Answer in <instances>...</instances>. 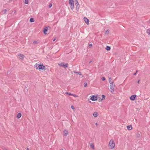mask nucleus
<instances>
[{"mask_svg":"<svg viewBox=\"0 0 150 150\" xmlns=\"http://www.w3.org/2000/svg\"><path fill=\"white\" fill-rule=\"evenodd\" d=\"M64 134L65 136H66L68 134V131L66 130H64L63 131Z\"/></svg>","mask_w":150,"mask_h":150,"instance_id":"9b49d317","label":"nucleus"},{"mask_svg":"<svg viewBox=\"0 0 150 150\" xmlns=\"http://www.w3.org/2000/svg\"><path fill=\"white\" fill-rule=\"evenodd\" d=\"M69 2L71 8L72 10L74 7V0H69Z\"/></svg>","mask_w":150,"mask_h":150,"instance_id":"7ed1b4c3","label":"nucleus"},{"mask_svg":"<svg viewBox=\"0 0 150 150\" xmlns=\"http://www.w3.org/2000/svg\"><path fill=\"white\" fill-rule=\"evenodd\" d=\"M74 73H75L79 75H82L81 73L80 72H77L75 71V72H74Z\"/></svg>","mask_w":150,"mask_h":150,"instance_id":"4be33fe9","label":"nucleus"},{"mask_svg":"<svg viewBox=\"0 0 150 150\" xmlns=\"http://www.w3.org/2000/svg\"><path fill=\"white\" fill-rule=\"evenodd\" d=\"M137 72H138V71H137H137H136V73L133 74V75H135L136 74V73H137Z\"/></svg>","mask_w":150,"mask_h":150,"instance_id":"72a5a7b5","label":"nucleus"},{"mask_svg":"<svg viewBox=\"0 0 150 150\" xmlns=\"http://www.w3.org/2000/svg\"><path fill=\"white\" fill-rule=\"evenodd\" d=\"M91 99L92 101L96 100L97 99V97L96 96L93 95L91 98Z\"/></svg>","mask_w":150,"mask_h":150,"instance_id":"0eeeda50","label":"nucleus"},{"mask_svg":"<svg viewBox=\"0 0 150 150\" xmlns=\"http://www.w3.org/2000/svg\"><path fill=\"white\" fill-rule=\"evenodd\" d=\"M139 81H140V80H139L138 81H137V83H138V84H139Z\"/></svg>","mask_w":150,"mask_h":150,"instance_id":"e433bc0d","label":"nucleus"},{"mask_svg":"<svg viewBox=\"0 0 150 150\" xmlns=\"http://www.w3.org/2000/svg\"><path fill=\"white\" fill-rule=\"evenodd\" d=\"M33 43L34 44H38V41H36V40L34 41V42H33Z\"/></svg>","mask_w":150,"mask_h":150,"instance_id":"a878e982","label":"nucleus"},{"mask_svg":"<svg viewBox=\"0 0 150 150\" xmlns=\"http://www.w3.org/2000/svg\"><path fill=\"white\" fill-rule=\"evenodd\" d=\"M115 87V84H110V92L112 93H113L114 92V88Z\"/></svg>","mask_w":150,"mask_h":150,"instance_id":"39448f33","label":"nucleus"},{"mask_svg":"<svg viewBox=\"0 0 150 150\" xmlns=\"http://www.w3.org/2000/svg\"><path fill=\"white\" fill-rule=\"evenodd\" d=\"M75 4L76 5V7H79V3L77 0H75Z\"/></svg>","mask_w":150,"mask_h":150,"instance_id":"ddd939ff","label":"nucleus"},{"mask_svg":"<svg viewBox=\"0 0 150 150\" xmlns=\"http://www.w3.org/2000/svg\"><path fill=\"white\" fill-rule=\"evenodd\" d=\"M65 94H67V95H68L69 96H71L72 93H69L68 92H66L65 93Z\"/></svg>","mask_w":150,"mask_h":150,"instance_id":"412c9836","label":"nucleus"},{"mask_svg":"<svg viewBox=\"0 0 150 150\" xmlns=\"http://www.w3.org/2000/svg\"><path fill=\"white\" fill-rule=\"evenodd\" d=\"M20 57V59L22 60H23V57Z\"/></svg>","mask_w":150,"mask_h":150,"instance_id":"f704fd0d","label":"nucleus"},{"mask_svg":"<svg viewBox=\"0 0 150 150\" xmlns=\"http://www.w3.org/2000/svg\"><path fill=\"white\" fill-rule=\"evenodd\" d=\"M56 40V38H55L53 40V41H54Z\"/></svg>","mask_w":150,"mask_h":150,"instance_id":"c9c22d12","label":"nucleus"},{"mask_svg":"<svg viewBox=\"0 0 150 150\" xmlns=\"http://www.w3.org/2000/svg\"><path fill=\"white\" fill-rule=\"evenodd\" d=\"M52 6V4L51 3L49 5V8H50Z\"/></svg>","mask_w":150,"mask_h":150,"instance_id":"bb28decb","label":"nucleus"},{"mask_svg":"<svg viewBox=\"0 0 150 150\" xmlns=\"http://www.w3.org/2000/svg\"><path fill=\"white\" fill-rule=\"evenodd\" d=\"M91 61H90V62H89V63H91Z\"/></svg>","mask_w":150,"mask_h":150,"instance_id":"79ce46f5","label":"nucleus"},{"mask_svg":"<svg viewBox=\"0 0 150 150\" xmlns=\"http://www.w3.org/2000/svg\"><path fill=\"white\" fill-rule=\"evenodd\" d=\"M18 55V56H23V57L25 56L23 54H19Z\"/></svg>","mask_w":150,"mask_h":150,"instance_id":"c85d7f7f","label":"nucleus"},{"mask_svg":"<svg viewBox=\"0 0 150 150\" xmlns=\"http://www.w3.org/2000/svg\"><path fill=\"white\" fill-rule=\"evenodd\" d=\"M96 124V125H98V124H97V123H96V124Z\"/></svg>","mask_w":150,"mask_h":150,"instance_id":"4c0bfd02","label":"nucleus"},{"mask_svg":"<svg viewBox=\"0 0 150 150\" xmlns=\"http://www.w3.org/2000/svg\"><path fill=\"white\" fill-rule=\"evenodd\" d=\"M110 47L109 46H107L105 48V49L107 50V51H109L110 50Z\"/></svg>","mask_w":150,"mask_h":150,"instance_id":"a211bd4d","label":"nucleus"},{"mask_svg":"<svg viewBox=\"0 0 150 150\" xmlns=\"http://www.w3.org/2000/svg\"><path fill=\"white\" fill-rule=\"evenodd\" d=\"M109 33V30H107L105 32V34H108Z\"/></svg>","mask_w":150,"mask_h":150,"instance_id":"7c9ffc66","label":"nucleus"},{"mask_svg":"<svg viewBox=\"0 0 150 150\" xmlns=\"http://www.w3.org/2000/svg\"><path fill=\"white\" fill-rule=\"evenodd\" d=\"M7 11V10L6 9H4V10H3L2 12L4 13H5Z\"/></svg>","mask_w":150,"mask_h":150,"instance_id":"393cba45","label":"nucleus"},{"mask_svg":"<svg viewBox=\"0 0 150 150\" xmlns=\"http://www.w3.org/2000/svg\"><path fill=\"white\" fill-rule=\"evenodd\" d=\"M71 108L73 110H75V108H74V106H73V105H72L71 107Z\"/></svg>","mask_w":150,"mask_h":150,"instance_id":"2f4dec72","label":"nucleus"},{"mask_svg":"<svg viewBox=\"0 0 150 150\" xmlns=\"http://www.w3.org/2000/svg\"><path fill=\"white\" fill-rule=\"evenodd\" d=\"M109 82L110 83V84H115L113 82L112 79L110 77L109 78Z\"/></svg>","mask_w":150,"mask_h":150,"instance_id":"6e6552de","label":"nucleus"},{"mask_svg":"<svg viewBox=\"0 0 150 150\" xmlns=\"http://www.w3.org/2000/svg\"><path fill=\"white\" fill-rule=\"evenodd\" d=\"M88 46L89 48H91L92 47V45L91 44H89Z\"/></svg>","mask_w":150,"mask_h":150,"instance_id":"cd10ccee","label":"nucleus"},{"mask_svg":"<svg viewBox=\"0 0 150 150\" xmlns=\"http://www.w3.org/2000/svg\"><path fill=\"white\" fill-rule=\"evenodd\" d=\"M101 79H102V81H104V80H105V77H102V78Z\"/></svg>","mask_w":150,"mask_h":150,"instance_id":"c756f323","label":"nucleus"},{"mask_svg":"<svg viewBox=\"0 0 150 150\" xmlns=\"http://www.w3.org/2000/svg\"><path fill=\"white\" fill-rule=\"evenodd\" d=\"M30 22H34V20L33 18H31L30 19Z\"/></svg>","mask_w":150,"mask_h":150,"instance_id":"6ab92c4d","label":"nucleus"},{"mask_svg":"<svg viewBox=\"0 0 150 150\" xmlns=\"http://www.w3.org/2000/svg\"><path fill=\"white\" fill-rule=\"evenodd\" d=\"M58 64L60 67H62L64 68L68 67V64L67 63L65 64L64 62H61L58 63Z\"/></svg>","mask_w":150,"mask_h":150,"instance_id":"20e7f679","label":"nucleus"},{"mask_svg":"<svg viewBox=\"0 0 150 150\" xmlns=\"http://www.w3.org/2000/svg\"><path fill=\"white\" fill-rule=\"evenodd\" d=\"M115 146V144L114 140L112 139H111L108 144V147L110 149H114Z\"/></svg>","mask_w":150,"mask_h":150,"instance_id":"f03ea898","label":"nucleus"},{"mask_svg":"<svg viewBox=\"0 0 150 150\" xmlns=\"http://www.w3.org/2000/svg\"><path fill=\"white\" fill-rule=\"evenodd\" d=\"M60 150H64L63 149H61Z\"/></svg>","mask_w":150,"mask_h":150,"instance_id":"a19ab883","label":"nucleus"},{"mask_svg":"<svg viewBox=\"0 0 150 150\" xmlns=\"http://www.w3.org/2000/svg\"><path fill=\"white\" fill-rule=\"evenodd\" d=\"M105 96L104 95H102V98H100V100L101 101H102L103 100H104L105 98Z\"/></svg>","mask_w":150,"mask_h":150,"instance_id":"4468645a","label":"nucleus"},{"mask_svg":"<svg viewBox=\"0 0 150 150\" xmlns=\"http://www.w3.org/2000/svg\"><path fill=\"white\" fill-rule=\"evenodd\" d=\"M90 147L93 150H94L95 149L94 145L93 144L91 143L90 144Z\"/></svg>","mask_w":150,"mask_h":150,"instance_id":"f3484780","label":"nucleus"},{"mask_svg":"<svg viewBox=\"0 0 150 150\" xmlns=\"http://www.w3.org/2000/svg\"><path fill=\"white\" fill-rule=\"evenodd\" d=\"M98 115V112H94L93 114V116L95 117H97Z\"/></svg>","mask_w":150,"mask_h":150,"instance_id":"f8f14e48","label":"nucleus"},{"mask_svg":"<svg viewBox=\"0 0 150 150\" xmlns=\"http://www.w3.org/2000/svg\"><path fill=\"white\" fill-rule=\"evenodd\" d=\"M72 96H74V97H78V96L76 95V94H73V93H72Z\"/></svg>","mask_w":150,"mask_h":150,"instance_id":"5701e85b","label":"nucleus"},{"mask_svg":"<svg viewBox=\"0 0 150 150\" xmlns=\"http://www.w3.org/2000/svg\"><path fill=\"white\" fill-rule=\"evenodd\" d=\"M83 19L85 22L87 24H89V20L86 17H84L83 18Z\"/></svg>","mask_w":150,"mask_h":150,"instance_id":"1a4fd4ad","label":"nucleus"},{"mask_svg":"<svg viewBox=\"0 0 150 150\" xmlns=\"http://www.w3.org/2000/svg\"><path fill=\"white\" fill-rule=\"evenodd\" d=\"M127 129L129 130H131L132 129V125L127 126Z\"/></svg>","mask_w":150,"mask_h":150,"instance_id":"dca6fc26","label":"nucleus"},{"mask_svg":"<svg viewBox=\"0 0 150 150\" xmlns=\"http://www.w3.org/2000/svg\"><path fill=\"white\" fill-rule=\"evenodd\" d=\"M27 150H29V148H27Z\"/></svg>","mask_w":150,"mask_h":150,"instance_id":"58836bf2","label":"nucleus"},{"mask_svg":"<svg viewBox=\"0 0 150 150\" xmlns=\"http://www.w3.org/2000/svg\"><path fill=\"white\" fill-rule=\"evenodd\" d=\"M146 33L148 34V35H150V30L149 29H148L146 31Z\"/></svg>","mask_w":150,"mask_h":150,"instance_id":"aec40b11","label":"nucleus"},{"mask_svg":"<svg viewBox=\"0 0 150 150\" xmlns=\"http://www.w3.org/2000/svg\"><path fill=\"white\" fill-rule=\"evenodd\" d=\"M149 23H150V19H149Z\"/></svg>","mask_w":150,"mask_h":150,"instance_id":"ea45409f","label":"nucleus"},{"mask_svg":"<svg viewBox=\"0 0 150 150\" xmlns=\"http://www.w3.org/2000/svg\"><path fill=\"white\" fill-rule=\"evenodd\" d=\"M87 83H85L84 85V87H86L87 86Z\"/></svg>","mask_w":150,"mask_h":150,"instance_id":"473e14b6","label":"nucleus"},{"mask_svg":"<svg viewBox=\"0 0 150 150\" xmlns=\"http://www.w3.org/2000/svg\"><path fill=\"white\" fill-rule=\"evenodd\" d=\"M29 2L28 0H25L24 3L25 4H28Z\"/></svg>","mask_w":150,"mask_h":150,"instance_id":"b1692460","label":"nucleus"},{"mask_svg":"<svg viewBox=\"0 0 150 150\" xmlns=\"http://www.w3.org/2000/svg\"><path fill=\"white\" fill-rule=\"evenodd\" d=\"M21 116V113H18L17 115V118L18 119L20 118Z\"/></svg>","mask_w":150,"mask_h":150,"instance_id":"2eb2a0df","label":"nucleus"},{"mask_svg":"<svg viewBox=\"0 0 150 150\" xmlns=\"http://www.w3.org/2000/svg\"><path fill=\"white\" fill-rule=\"evenodd\" d=\"M48 28L47 27H45L43 29V33L44 34H46V32L47 31Z\"/></svg>","mask_w":150,"mask_h":150,"instance_id":"9d476101","label":"nucleus"},{"mask_svg":"<svg viewBox=\"0 0 150 150\" xmlns=\"http://www.w3.org/2000/svg\"><path fill=\"white\" fill-rule=\"evenodd\" d=\"M34 67L37 69L39 70L44 69L45 68V66L43 64H40L39 62L36 63L34 65Z\"/></svg>","mask_w":150,"mask_h":150,"instance_id":"f257e3e1","label":"nucleus"},{"mask_svg":"<svg viewBox=\"0 0 150 150\" xmlns=\"http://www.w3.org/2000/svg\"><path fill=\"white\" fill-rule=\"evenodd\" d=\"M137 96L135 94H134L132 95L131 97H130V99L131 100H134L135 99V98H136Z\"/></svg>","mask_w":150,"mask_h":150,"instance_id":"423d86ee","label":"nucleus"}]
</instances>
